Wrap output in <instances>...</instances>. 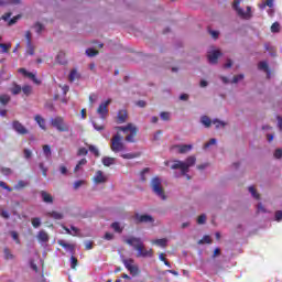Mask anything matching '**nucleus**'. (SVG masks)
<instances>
[{
  "label": "nucleus",
  "mask_w": 282,
  "mask_h": 282,
  "mask_svg": "<svg viewBox=\"0 0 282 282\" xmlns=\"http://www.w3.org/2000/svg\"><path fill=\"white\" fill-rule=\"evenodd\" d=\"M197 162V158L195 155L188 156L185 161L175 160L171 164V169L173 171H181L178 174H175V177H186V180H191V175L188 172L192 166H195Z\"/></svg>",
  "instance_id": "nucleus-1"
},
{
  "label": "nucleus",
  "mask_w": 282,
  "mask_h": 282,
  "mask_svg": "<svg viewBox=\"0 0 282 282\" xmlns=\"http://www.w3.org/2000/svg\"><path fill=\"white\" fill-rule=\"evenodd\" d=\"M128 246H131L133 250H137V257L139 259H151L153 257V249H147L141 238L129 237L124 239Z\"/></svg>",
  "instance_id": "nucleus-2"
},
{
  "label": "nucleus",
  "mask_w": 282,
  "mask_h": 282,
  "mask_svg": "<svg viewBox=\"0 0 282 282\" xmlns=\"http://www.w3.org/2000/svg\"><path fill=\"white\" fill-rule=\"evenodd\" d=\"M117 131H122L126 134V142H135V135H138V127L133 123L127 126L115 127Z\"/></svg>",
  "instance_id": "nucleus-3"
},
{
  "label": "nucleus",
  "mask_w": 282,
  "mask_h": 282,
  "mask_svg": "<svg viewBox=\"0 0 282 282\" xmlns=\"http://www.w3.org/2000/svg\"><path fill=\"white\" fill-rule=\"evenodd\" d=\"M110 149L112 153H122V151H127V145H124L120 133L112 137L110 141Z\"/></svg>",
  "instance_id": "nucleus-4"
},
{
  "label": "nucleus",
  "mask_w": 282,
  "mask_h": 282,
  "mask_svg": "<svg viewBox=\"0 0 282 282\" xmlns=\"http://www.w3.org/2000/svg\"><path fill=\"white\" fill-rule=\"evenodd\" d=\"M51 126L61 133L69 132V123L65 122V118L57 116L51 119Z\"/></svg>",
  "instance_id": "nucleus-5"
},
{
  "label": "nucleus",
  "mask_w": 282,
  "mask_h": 282,
  "mask_svg": "<svg viewBox=\"0 0 282 282\" xmlns=\"http://www.w3.org/2000/svg\"><path fill=\"white\" fill-rule=\"evenodd\" d=\"M152 191L156 197L160 199H166V194H164V188H162V180L160 177H154L151 181Z\"/></svg>",
  "instance_id": "nucleus-6"
},
{
  "label": "nucleus",
  "mask_w": 282,
  "mask_h": 282,
  "mask_svg": "<svg viewBox=\"0 0 282 282\" xmlns=\"http://www.w3.org/2000/svg\"><path fill=\"white\" fill-rule=\"evenodd\" d=\"M239 3H241V0H235L234 1V10H236L238 17L240 19H252V8L247 7V10H243L242 8L239 7Z\"/></svg>",
  "instance_id": "nucleus-7"
},
{
  "label": "nucleus",
  "mask_w": 282,
  "mask_h": 282,
  "mask_svg": "<svg viewBox=\"0 0 282 282\" xmlns=\"http://www.w3.org/2000/svg\"><path fill=\"white\" fill-rule=\"evenodd\" d=\"M122 263L124 268L128 270V272L132 274V276H138V274L140 273V268L138 267V264H135V260L131 258L129 259L122 258Z\"/></svg>",
  "instance_id": "nucleus-8"
},
{
  "label": "nucleus",
  "mask_w": 282,
  "mask_h": 282,
  "mask_svg": "<svg viewBox=\"0 0 282 282\" xmlns=\"http://www.w3.org/2000/svg\"><path fill=\"white\" fill-rule=\"evenodd\" d=\"M109 105H111V99L102 101L97 108V113L101 120L107 119V116H109Z\"/></svg>",
  "instance_id": "nucleus-9"
},
{
  "label": "nucleus",
  "mask_w": 282,
  "mask_h": 282,
  "mask_svg": "<svg viewBox=\"0 0 282 282\" xmlns=\"http://www.w3.org/2000/svg\"><path fill=\"white\" fill-rule=\"evenodd\" d=\"M108 181L109 176H107V174L100 170H98L93 177V182L96 186H100V184H107Z\"/></svg>",
  "instance_id": "nucleus-10"
},
{
  "label": "nucleus",
  "mask_w": 282,
  "mask_h": 282,
  "mask_svg": "<svg viewBox=\"0 0 282 282\" xmlns=\"http://www.w3.org/2000/svg\"><path fill=\"white\" fill-rule=\"evenodd\" d=\"M172 150L174 151V153H188L191 151H193V144H178V145H174L172 148Z\"/></svg>",
  "instance_id": "nucleus-11"
},
{
  "label": "nucleus",
  "mask_w": 282,
  "mask_h": 282,
  "mask_svg": "<svg viewBox=\"0 0 282 282\" xmlns=\"http://www.w3.org/2000/svg\"><path fill=\"white\" fill-rule=\"evenodd\" d=\"M220 56H221V52L215 48H212L207 53V58L212 65H215L217 63V58H219Z\"/></svg>",
  "instance_id": "nucleus-12"
},
{
  "label": "nucleus",
  "mask_w": 282,
  "mask_h": 282,
  "mask_svg": "<svg viewBox=\"0 0 282 282\" xmlns=\"http://www.w3.org/2000/svg\"><path fill=\"white\" fill-rule=\"evenodd\" d=\"M36 239L41 246H45L50 241V235L45 230H40L36 235Z\"/></svg>",
  "instance_id": "nucleus-13"
},
{
  "label": "nucleus",
  "mask_w": 282,
  "mask_h": 282,
  "mask_svg": "<svg viewBox=\"0 0 282 282\" xmlns=\"http://www.w3.org/2000/svg\"><path fill=\"white\" fill-rule=\"evenodd\" d=\"M135 219L139 221V224H153V221H155L151 215L137 214Z\"/></svg>",
  "instance_id": "nucleus-14"
},
{
  "label": "nucleus",
  "mask_w": 282,
  "mask_h": 282,
  "mask_svg": "<svg viewBox=\"0 0 282 282\" xmlns=\"http://www.w3.org/2000/svg\"><path fill=\"white\" fill-rule=\"evenodd\" d=\"M12 127L17 133H20V135H25V133H28V129H25L19 121H13Z\"/></svg>",
  "instance_id": "nucleus-15"
},
{
  "label": "nucleus",
  "mask_w": 282,
  "mask_h": 282,
  "mask_svg": "<svg viewBox=\"0 0 282 282\" xmlns=\"http://www.w3.org/2000/svg\"><path fill=\"white\" fill-rule=\"evenodd\" d=\"M41 198L44 202V204H54V197L52 196V194L42 191L40 192Z\"/></svg>",
  "instance_id": "nucleus-16"
},
{
  "label": "nucleus",
  "mask_w": 282,
  "mask_h": 282,
  "mask_svg": "<svg viewBox=\"0 0 282 282\" xmlns=\"http://www.w3.org/2000/svg\"><path fill=\"white\" fill-rule=\"evenodd\" d=\"M19 73L23 74V76H26V78H31V80H33V83H35L36 85H39L41 83L39 79H36V75L28 72L25 68H20Z\"/></svg>",
  "instance_id": "nucleus-17"
},
{
  "label": "nucleus",
  "mask_w": 282,
  "mask_h": 282,
  "mask_svg": "<svg viewBox=\"0 0 282 282\" xmlns=\"http://www.w3.org/2000/svg\"><path fill=\"white\" fill-rule=\"evenodd\" d=\"M46 217H51V219H55L57 221H59L61 219H64V215L63 213L61 212H56V210H53V212H48L45 214Z\"/></svg>",
  "instance_id": "nucleus-18"
},
{
  "label": "nucleus",
  "mask_w": 282,
  "mask_h": 282,
  "mask_svg": "<svg viewBox=\"0 0 282 282\" xmlns=\"http://www.w3.org/2000/svg\"><path fill=\"white\" fill-rule=\"evenodd\" d=\"M151 243L153 246H158L159 248H166V246H169V239L166 238L154 239V240H151Z\"/></svg>",
  "instance_id": "nucleus-19"
},
{
  "label": "nucleus",
  "mask_w": 282,
  "mask_h": 282,
  "mask_svg": "<svg viewBox=\"0 0 282 282\" xmlns=\"http://www.w3.org/2000/svg\"><path fill=\"white\" fill-rule=\"evenodd\" d=\"M127 110H119L118 115H117V122L119 124H124V122H127Z\"/></svg>",
  "instance_id": "nucleus-20"
},
{
  "label": "nucleus",
  "mask_w": 282,
  "mask_h": 282,
  "mask_svg": "<svg viewBox=\"0 0 282 282\" xmlns=\"http://www.w3.org/2000/svg\"><path fill=\"white\" fill-rule=\"evenodd\" d=\"M245 76L243 74H240V75H237L234 77V79L230 82L228 77H221V80L225 85H228V83H234V84H237L239 83L240 80H243Z\"/></svg>",
  "instance_id": "nucleus-21"
},
{
  "label": "nucleus",
  "mask_w": 282,
  "mask_h": 282,
  "mask_svg": "<svg viewBox=\"0 0 282 282\" xmlns=\"http://www.w3.org/2000/svg\"><path fill=\"white\" fill-rule=\"evenodd\" d=\"M258 69L265 72L267 78H270V68H268V62H260L258 64Z\"/></svg>",
  "instance_id": "nucleus-22"
},
{
  "label": "nucleus",
  "mask_w": 282,
  "mask_h": 282,
  "mask_svg": "<svg viewBox=\"0 0 282 282\" xmlns=\"http://www.w3.org/2000/svg\"><path fill=\"white\" fill-rule=\"evenodd\" d=\"M101 162H102L104 166H113V164H116V159L105 156V158L101 159Z\"/></svg>",
  "instance_id": "nucleus-23"
},
{
  "label": "nucleus",
  "mask_w": 282,
  "mask_h": 282,
  "mask_svg": "<svg viewBox=\"0 0 282 282\" xmlns=\"http://www.w3.org/2000/svg\"><path fill=\"white\" fill-rule=\"evenodd\" d=\"M57 243L59 246H62V248H64L68 252H74V245H69V243L65 242V240H58Z\"/></svg>",
  "instance_id": "nucleus-24"
},
{
  "label": "nucleus",
  "mask_w": 282,
  "mask_h": 282,
  "mask_svg": "<svg viewBox=\"0 0 282 282\" xmlns=\"http://www.w3.org/2000/svg\"><path fill=\"white\" fill-rule=\"evenodd\" d=\"M68 78L70 83H74V80H78V78H80V74H78L77 69H73L70 70Z\"/></svg>",
  "instance_id": "nucleus-25"
},
{
  "label": "nucleus",
  "mask_w": 282,
  "mask_h": 282,
  "mask_svg": "<svg viewBox=\"0 0 282 282\" xmlns=\"http://www.w3.org/2000/svg\"><path fill=\"white\" fill-rule=\"evenodd\" d=\"M260 10H265V8H274V0H267L259 4Z\"/></svg>",
  "instance_id": "nucleus-26"
},
{
  "label": "nucleus",
  "mask_w": 282,
  "mask_h": 282,
  "mask_svg": "<svg viewBox=\"0 0 282 282\" xmlns=\"http://www.w3.org/2000/svg\"><path fill=\"white\" fill-rule=\"evenodd\" d=\"M35 122H37L39 127L43 129V131H45L47 128L45 127V119H43V117L36 115L35 116Z\"/></svg>",
  "instance_id": "nucleus-27"
},
{
  "label": "nucleus",
  "mask_w": 282,
  "mask_h": 282,
  "mask_svg": "<svg viewBox=\"0 0 282 282\" xmlns=\"http://www.w3.org/2000/svg\"><path fill=\"white\" fill-rule=\"evenodd\" d=\"M43 154L46 160H51L52 159V148H50V145H43Z\"/></svg>",
  "instance_id": "nucleus-28"
},
{
  "label": "nucleus",
  "mask_w": 282,
  "mask_h": 282,
  "mask_svg": "<svg viewBox=\"0 0 282 282\" xmlns=\"http://www.w3.org/2000/svg\"><path fill=\"white\" fill-rule=\"evenodd\" d=\"M212 122L216 129H224L226 127V124H228L227 122L221 121L219 119H214Z\"/></svg>",
  "instance_id": "nucleus-29"
},
{
  "label": "nucleus",
  "mask_w": 282,
  "mask_h": 282,
  "mask_svg": "<svg viewBox=\"0 0 282 282\" xmlns=\"http://www.w3.org/2000/svg\"><path fill=\"white\" fill-rule=\"evenodd\" d=\"M200 122L202 124H204V127L208 128L213 124V121L210 120V118H208V116H203L200 118Z\"/></svg>",
  "instance_id": "nucleus-30"
},
{
  "label": "nucleus",
  "mask_w": 282,
  "mask_h": 282,
  "mask_svg": "<svg viewBox=\"0 0 282 282\" xmlns=\"http://www.w3.org/2000/svg\"><path fill=\"white\" fill-rule=\"evenodd\" d=\"M56 61L59 65H65V63H67V59H65V53L59 52L56 56Z\"/></svg>",
  "instance_id": "nucleus-31"
},
{
  "label": "nucleus",
  "mask_w": 282,
  "mask_h": 282,
  "mask_svg": "<svg viewBox=\"0 0 282 282\" xmlns=\"http://www.w3.org/2000/svg\"><path fill=\"white\" fill-rule=\"evenodd\" d=\"M111 228L115 230V232H122L124 230V227L120 225V223H112Z\"/></svg>",
  "instance_id": "nucleus-32"
},
{
  "label": "nucleus",
  "mask_w": 282,
  "mask_h": 282,
  "mask_svg": "<svg viewBox=\"0 0 282 282\" xmlns=\"http://www.w3.org/2000/svg\"><path fill=\"white\" fill-rule=\"evenodd\" d=\"M14 4L21 3V0H0V6H8V4Z\"/></svg>",
  "instance_id": "nucleus-33"
},
{
  "label": "nucleus",
  "mask_w": 282,
  "mask_h": 282,
  "mask_svg": "<svg viewBox=\"0 0 282 282\" xmlns=\"http://www.w3.org/2000/svg\"><path fill=\"white\" fill-rule=\"evenodd\" d=\"M31 224L33 228H41V218L34 217L31 219Z\"/></svg>",
  "instance_id": "nucleus-34"
},
{
  "label": "nucleus",
  "mask_w": 282,
  "mask_h": 282,
  "mask_svg": "<svg viewBox=\"0 0 282 282\" xmlns=\"http://www.w3.org/2000/svg\"><path fill=\"white\" fill-rule=\"evenodd\" d=\"M26 55L34 56V44L32 43L26 44Z\"/></svg>",
  "instance_id": "nucleus-35"
},
{
  "label": "nucleus",
  "mask_w": 282,
  "mask_h": 282,
  "mask_svg": "<svg viewBox=\"0 0 282 282\" xmlns=\"http://www.w3.org/2000/svg\"><path fill=\"white\" fill-rule=\"evenodd\" d=\"M21 86L13 84V87L10 89V91L13 94V96H17L21 94Z\"/></svg>",
  "instance_id": "nucleus-36"
},
{
  "label": "nucleus",
  "mask_w": 282,
  "mask_h": 282,
  "mask_svg": "<svg viewBox=\"0 0 282 282\" xmlns=\"http://www.w3.org/2000/svg\"><path fill=\"white\" fill-rule=\"evenodd\" d=\"M121 158L123 160H135V158H138V154H135V153H124V154H121Z\"/></svg>",
  "instance_id": "nucleus-37"
},
{
  "label": "nucleus",
  "mask_w": 282,
  "mask_h": 282,
  "mask_svg": "<svg viewBox=\"0 0 282 282\" xmlns=\"http://www.w3.org/2000/svg\"><path fill=\"white\" fill-rule=\"evenodd\" d=\"M281 31V24H279V22H274L272 25H271V32L273 34H276L278 32Z\"/></svg>",
  "instance_id": "nucleus-38"
},
{
  "label": "nucleus",
  "mask_w": 282,
  "mask_h": 282,
  "mask_svg": "<svg viewBox=\"0 0 282 282\" xmlns=\"http://www.w3.org/2000/svg\"><path fill=\"white\" fill-rule=\"evenodd\" d=\"M10 102V97L8 95L0 96V105H8Z\"/></svg>",
  "instance_id": "nucleus-39"
},
{
  "label": "nucleus",
  "mask_w": 282,
  "mask_h": 282,
  "mask_svg": "<svg viewBox=\"0 0 282 282\" xmlns=\"http://www.w3.org/2000/svg\"><path fill=\"white\" fill-rule=\"evenodd\" d=\"M34 30H35L36 34H41V32H43V30H45V26H43V24L37 22L34 24Z\"/></svg>",
  "instance_id": "nucleus-40"
},
{
  "label": "nucleus",
  "mask_w": 282,
  "mask_h": 282,
  "mask_svg": "<svg viewBox=\"0 0 282 282\" xmlns=\"http://www.w3.org/2000/svg\"><path fill=\"white\" fill-rule=\"evenodd\" d=\"M0 47H1L3 54H8V50H10V47H12V43L0 44Z\"/></svg>",
  "instance_id": "nucleus-41"
},
{
  "label": "nucleus",
  "mask_w": 282,
  "mask_h": 282,
  "mask_svg": "<svg viewBox=\"0 0 282 282\" xmlns=\"http://www.w3.org/2000/svg\"><path fill=\"white\" fill-rule=\"evenodd\" d=\"M89 151L90 153H94L96 158H100V152L98 151V148H96V145H89Z\"/></svg>",
  "instance_id": "nucleus-42"
},
{
  "label": "nucleus",
  "mask_w": 282,
  "mask_h": 282,
  "mask_svg": "<svg viewBox=\"0 0 282 282\" xmlns=\"http://www.w3.org/2000/svg\"><path fill=\"white\" fill-rule=\"evenodd\" d=\"M3 252H4V259H14V254H12V251H10V249L4 248Z\"/></svg>",
  "instance_id": "nucleus-43"
},
{
  "label": "nucleus",
  "mask_w": 282,
  "mask_h": 282,
  "mask_svg": "<svg viewBox=\"0 0 282 282\" xmlns=\"http://www.w3.org/2000/svg\"><path fill=\"white\" fill-rule=\"evenodd\" d=\"M161 120H164L165 122L171 120V112H161L160 113Z\"/></svg>",
  "instance_id": "nucleus-44"
},
{
  "label": "nucleus",
  "mask_w": 282,
  "mask_h": 282,
  "mask_svg": "<svg viewBox=\"0 0 282 282\" xmlns=\"http://www.w3.org/2000/svg\"><path fill=\"white\" fill-rule=\"evenodd\" d=\"M217 144V139H210L207 143H205L204 149H210V147H215Z\"/></svg>",
  "instance_id": "nucleus-45"
},
{
  "label": "nucleus",
  "mask_w": 282,
  "mask_h": 282,
  "mask_svg": "<svg viewBox=\"0 0 282 282\" xmlns=\"http://www.w3.org/2000/svg\"><path fill=\"white\" fill-rule=\"evenodd\" d=\"M80 234V229L76 228L75 226H70V235L73 237H78V235Z\"/></svg>",
  "instance_id": "nucleus-46"
},
{
  "label": "nucleus",
  "mask_w": 282,
  "mask_h": 282,
  "mask_svg": "<svg viewBox=\"0 0 282 282\" xmlns=\"http://www.w3.org/2000/svg\"><path fill=\"white\" fill-rule=\"evenodd\" d=\"M86 54L89 57L98 56V51H96L94 48H88V50H86Z\"/></svg>",
  "instance_id": "nucleus-47"
},
{
  "label": "nucleus",
  "mask_w": 282,
  "mask_h": 282,
  "mask_svg": "<svg viewBox=\"0 0 282 282\" xmlns=\"http://www.w3.org/2000/svg\"><path fill=\"white\" fill-rule=\"evenodd\" d=\"M28 186V183L24 181H19L18 184L14 186L15 191H19L21 188H25Z\"/></svg>",
  "instance_id": "nucleus-48"
},
{
  "label": "nucleus",
  "mask_w": 282,
  "mask_h": 282,
  "mask_svg": "<svg viewBox=\"0 0 282 282\" xmlns=\"http://www.w3.org/2000/svg\"><path fill=\"white\" fill-rule=\"evenodd\" d=\"M76 265H78V259H76V257L72 256L70 257V268L74 270V269H76Z\"/></svg>",
  "instance_id": "nucleus-49"
},
{
  "label": "nucleus",
  "mask_w": 282,
  "mask_h": 282,
  "mask_svg": "<svg viewBox=\"0 0 282 282\" xmlns=\"http://www.w3.org/2000/svg\"><path fill=\"white\" fill-rule=\"evenodd\" d=\"M206 215L205 214H202L200 216H198V218H197V224L198 225H204V224H206Z\"/></svg>",
  "instance_id": "nucleus-50"
},
{
  "label": "nucleus",
  "mask_w": 282,
  "mask_h": 282,
  "mask_svg": "<svg viewBox=\"0 0 282 282\" xmlns=\"http://www.w3.org/2000/svg\"><path fill=\"white\" fill-rule=\"evenodd\" d=\"M93 127L96 131H104L105 130V124H99L96 123V121H93Z\"/></svg>",
  "instance_id": "nucleus-51"
},
{
  "label": "nucleus",
  "mask_w": 282,
  "mask_h": 282,
  "mask_svg": "<svg viewBox=\"0 0 282 282\" xmlns=\"http://www.w3.org/2000/svg\"><path fill=\"white\" fill-rule=\"evenodd\" d=\"M11 237L15 243H21V240L19 239V234L17 231H11Z\"/></svg>",
  "instance_id": "nucleus-52"
},
{
  "label": "nucleus",
  "mask_w": 282,
  "mask_h": 282,
  "mask_svg": "<svg viewBox=\"0 0 282 282\" xmlns=\"http://www.w3.org/2000/svg\"><path fill=\"white\" fill-rule=\"evenodd\" d=\"M85 185V181H76L73 185V188L75 191H78V188H80V186Z\"/></svg>",
  "instance_id": "nucleus-53"
},
{
  "label": "nucleus",
  "mask_w": 282,
  "mask_h": 282,
  "mask_svg": "<svg viewBox=\"0 0 282 282\" xmlns=\"http://www.w3.org/2000/svg\"><path fill=\"white\" fill-rule=\"evenodd\" d=\"M24 37L26 39V45H29V43H32V32L26 31Z\"/></svg>",
  "instance_id": "nucleus-54"
},
{
  "label": "nucleus",
  "mask_w": 282,
  "mask_h": 282,
  "mask_svg": "<svg viewBox=\"0 0 282 282\" xmlns=\"http://www.w3.org/2000/svg\"><path fill=\"white\" fill-rule=\"evenodd\" d=\"M249 193H251V195H252V197H254V199H259V195L257 194V189H254V186L249 187Z\"/></svg>",
  "instance_id": "nucleus-55"
},
{
  "label": "nucleus",
  "mask_w": 282,
  "mask_h": 282,
  "mask_svg": "<svg viewBox=\"0 0 282 282\" xmlns=\"http://www.w3.org/2000/svg\"><path fill=\"white\" fill-rule=\"evenodd\" d=\"M22 91H23V94H25V96H30V94H32V87L24 86V87H22Z\"/></svg>",
  "instance_id": "nucleus-56"
},
{
  "label": "nucleus",
  "mask_w": 282,
  "mask_h": 282,
  "mask_svg": "<svg viewBox=\"0 0 282 282\" xmlns=\"http://www.w3.org/2000/svg\"><path fill=\"white\" fill-rule=\"evenodd\" d=\"M40 170L42 171V175L47 177V167H45V164L40 163Z\"/></svg>",
  "instance_id": "nucleus-57"
},
{
  "label": "nucleus",
  "mask_w": 282,
  "mask_h": 282,
  "mask_svg": "<svg viewBox=\"0 0 282 282\" xmlns=\"http://www.w3.org/2000/svg\"><path fill=\"white\" fill-rule=\"evenodd\" d=\"M198 243L202 246V243H210V236H204L203 239L198 241Z\"/></svg>",
  "instance_id": "nucleus-58"
},
{
  "label": "nucleus",
  "mask_w": 282,
  "mask_h": 282,
  "mask_svg": "<svg viewBox=\"0 0 282 282\" xmlns=\"http://www.w3.org/2000/svg\"><path fill=\"white\" fill-rule=\"evenodd\" d=\"M21 19V15H15L12 19L9 20L8 24L9 25H14V23H17V21H19Z\"/></svg>",
  "instance_id": "nucleus-59"
},
{
  "label": "nucleus",
  "mask_w": 282,
  "mask_h": 282,
  "mask_svg": "<svg viewBox=\"0 0 282 282\" xmlns=\"http://www.w3.org/2000/svg\"><path fill=\"white\" fill-rule=\"evenodd\" d=\"M274 158L276 160H281L282 158V149H276L275 152H274Z\"/></svg>",
  "instance_id": "nucleus-60"
},
{
  "label": "nucleus",
  "mask_w": 282,
  "mask_h": 282,
  "mask_svg": "<svg viewBox=\"0 0 282 282\" xmlns=\"http://www.w3.org/2000/svg\"><path fill=\"white\" fill-rule=\"evenodd\" d=\"M275 221H282V210L275 213Z\"/></svg>",
  "instance_id": "nucleus-61"
},
{
  "label": "nucleus",
  "mask_w": 282,
  "mask_h": 282,
  "mask_svg": "<svg viewBox=\"0 0 282 282\" xmlns=\"http://www.w3.org/2000/svg\"><path fill=\"white\" fill-rule=\"evenodd\" d=\"M87 153H89V151L86 148H80L78 150V155H87Z\"/></svg>",
  "instance_id": "nucleus-62"
},
{
  "label": "nucleus",
  "mask_w": 282,
  "mask_h": 282,
  "mask_svg": "<svg viewBox=\"0 0 282 282\" xmlns=\"http://www.w3.org/2000/svg\"><path fill=\"white\" fill-rule=\"evenodd\" d=\"M59 173L62 175H67V167L65 165H59Z\"/></svg>",
  "instance_id": "nucleus-63"
},
{
  "label": "nucleus",
  "mask_w": 282,
  "mask_h": 282,
  "mask_svg": "<svg viewBox=\"0 0 282 282\" xmlns=\"http://www.w3.org/2000/svg\"><path fill=\"white\" fill-rule=\"evenodd\" d=\"M104 239H106L107 241H111V239H113V234L106 232L105 236H104Z\"/></svg>",
  "instance_id": "nucleus-64"
}]
</instances>
